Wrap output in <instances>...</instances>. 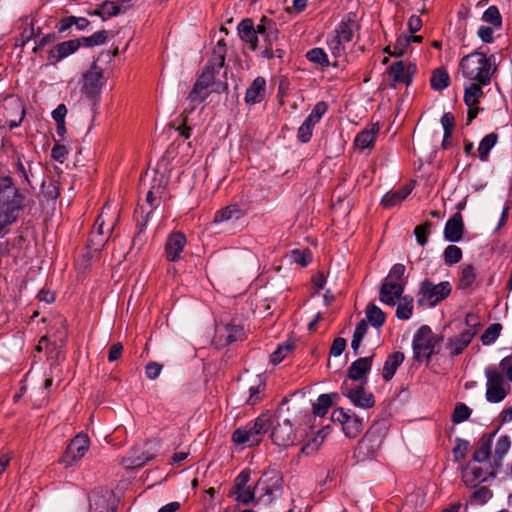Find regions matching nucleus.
<instances>
[{
    "mask_svg": "<svg viewBox=\"0 0 512 512\" xmlns=\"http://www.w3.org/2000/svg\"><path fill=\"white\" fill-rule=\"evenodd\" d=\"M333 398H338L337 394H321L313 404V413L323 417L333 404Z\"/></svg>",
    "mask_w": 512,
    "mask_h": 512,
    "instance_id": "2f4dec72",
    "label": "nucleus"
},
{
    "mask_svg": "<svg viewBox=\"0 0 512 512\" xmlns=\"http://www.w3.org/2000/svg\"><path fill=\"white\" fill-rule=\"evenodd\" d=\"M67 108L64 104H60L52 111V117L56 122V128H65V116Z\"/></svg>",
    "mask_w": 512,
    "mask_h": 512,
    "instance_id": "e2e57ef3",
    "label": "nucleus"
},
{
    "mask_svg": "<svg viewBox=\"0 0 512 512\" xmlns=\"http://www.w3.org/2000/svg\"><path fill=\"white\" fill-rule=\"evenodd\" d=\"M396 309V316L399 319L407 320L412 316L413 312V298L404 296L400 298Z\"/></svg>",
    "mask_w": 512,
    "mask_h": 512,
    "instance_id": "4c0bfd02",
    "label": "nucleus"
},
{
    "mask_svg": "<svg viewBox=\"0 0 512 512\" xmlns=\"http://www.w3.org/2000/svg\"><path fill=\"white\" fill-rule=\"evenodd\" d=\"M371 366L372 356L359 358L350 365L348 376L352 380H360L370 371Z\"/></svg>",
    "mask_w": 512,
    "mask_h": 512,
    "instance_id": "393cba45",
    "label": "nucleus"
},
{
    "mask_svg": "<svg viewBox=\"0 0 512 512\" xmlns=\"http://www.w3.org/2000/svg\"><path fill=\"white\" fill-rule=\"evenodd\" d=\"M491 453V444L490 439L482 438L479 442L478 448L475 450L473 454V460L476 462H484L486 461Z\"/></svg>",
    "mask_w": 512,
    "mask_h": 512,
    "instance_id": "49530a36",
    "label": "nucleus"
},
{
    "mask_svg": "<svg viewBox=\"0 0 512 512\" xmlns=\"http://www.w3.org/2000/svg\"><path fill=\"white\" fill-rule=\"evenodd\" d=\"M226 341L232 343L242 340L244 337V328L240 325H227L225 327Z\"/></svg>",
    "mask_w": 512,
    "mask_h": 512,
    "instance_id": "4d7b16f0",
    "label": "nucleus"
},
{
    "mask_svg": "<svg viewBox=\"0 0 512 512\" xmlns=\"http://www.w3.org/2000/svg\"><path fill=\"white\" fill-rule=\"evenodd\" d=\"M289 257L291 262L299 264L302 267L307 266L312 260V255L309 250H292Z\"/></svg>",
    "mask_w": 512,
    "mask_h": 512,
    "instance_id": "603ef678",
    "label": "nucleus"
},
{
    "mask_svg": "<svg viewBox=\"0 0 512 512\" xmlns=\"http://www.w3.org/2000/svg\"><path fill=\"white\" fill-rule=\"evenodd\" d=\"M237 29H238V33H239L241 40L248 43L252 50H256V48L258 47L259 39L255 33V26H254L252 19H250V18L243 19L238 24Z\"/></svg>",
    "mask_w": 512,
    "mask_h": 512,
    "instance_id": "4be33fe9",
    "label": "nucleus"
},
{
    "mask_svg": "<svg viewBox=\"0 0 512 512\" xmlns=\"http://www.w3.org/2000/svg\"><path fill=\"white\" fill-rule=\"evenodd\" d=\"M96 226V229L91 233L90 243L96 248H98L99 246H102L105 243V240L103 238L104 221L101 220V216L96 220Z\"/></svg>",
    "mask_w": 512,
    "mask_h": 512,
    "instance_id": "6e6d98bb",
    "label": "nucleus"
},
{
    "mask_svg": "<svg viewBox=\"0 0 512 512\" xmlns=\"http://www.w3.org/2000/svg\"><path fill=\"white\" fill-rule=\"evenodd\" d=\"M387 430L388 427L385 420L375 422L359 442L355 452L357 458L363 461L375 456L386 436Z\"/></svg>",
    "mask_w": 512,
    "mask_h": 512,
    "instance_id": "20e7f679",
    "label": "nucleus"
},
{
    "mask_svg": "<svg viewBox=\"0 0 512 512\" xmlns=\"http://www.w3.org/2000/svg\"><path fill=\"white\" fill-rule=\"evenodd\" d=\"M328 435V427L320 430L317 434V436L309 443L304 445L302 447V453L304 454H311L319 449L321 444L323 443L324 439Z\"/></svg>",
    "mask_w": 512,
    "mask_h": 512,
    "instance_id": "de8ad7c7",
    "label": "nucleus"
},
{
    "mask_svg": "<svg viewBox=\"0 0 512 512\" xmlns=\"http://www.w3.org/2000/svg\"><path fill=\"white\" fill-rule=\"evenodd\" d=\"M52 158L63 163L68 155V148L65 145L56 143L51 151Z\"/></svg>",
    "mask_w": 512,
    "mask_h": 512,
    "instance_id": "69168bd1",
    "label": "nucleus"
},
{
    "mask_svg": "<svg viewBox=\"0 0 512 512\" xmlns=\"http://www.w3.org/2000/svg\"><path fill=\"white\" fill-rule=\"evenodd\" d=\"M366 321L379 329L385 322V313L376 305L370 304L366 309Z\"/></svg>",
    "mask_w": 512,
    "mask_h": 512,
    "instance_id": "f704fd0d",
    "label": "nucleus"
},
{
    "mask_svg": "<svg viewBox=\"0 0 512 512\" xmlns=\"http://www.w3.org/2000/svg\"><path fill=\"white\" fill-rule=\"evenodd\" d=\"M404 287L405 282L383 280L379 292L380 301L383 304L394 306L402 298Z\"/></svg>",
    "mask_w": 512,
    "mask_h": 512,
    "instance_id": "2eb2a0df",
    "label": "nucleus"
},
{
    "mask_svg": "<svg viewBox=\"0 0 512 512\" xmlns=\"http://www.w3.org/2000/svg\"><path fill=\"white\" fill-rule=\"evenodd\" d=\"M266 80L262 76L256 77L251 85L247 88L245 101L248 104L260 103L265 96Z\"/></svg>",
    "mask_w": 512,
    "mask_h": 512,
    "instance_id": "412c9836",
    "label": "nucleus"
},
{
    "mask_svg": "<svg viewBox=\"0 0 512 512\" xmlns=\"http://www.w3.org/2000/svg\"><path fill=\"white\" fill-rule=\"evenodd\" d=\"M376 139L375 130H362L354 139V145L359 150L371 148Z\"/></svg>",
    "mask_w": 512,
    "mask_h": 512,
    "instance_id": "72a5a7b5",
    "label": "nucleus"
},
{
    "mask_svg": "<svg viewBox=\"0 0 512 512\" xmlns=\"http://www.w3.org/2000/svg\"><path fill=\"white\" fill-rule=\"evenodd\" d=\"M362 428L361 419L356 415H349L342 429L347 437L354 438L361 432Z\"/></svg>",
    "mask_w": 512,
    "mask_h": 512,
    "instance_id": "e433bc0d",
    "label": "nucleus"
},
{
    "mask_svg": "<svg viewBox=\"0 0 512 512\" xmlns=\"http://www.w3.org/2000/svg\"><path fill=\"white\" fill-rule=\"evenodd\" d=\"M489 476H494V474L492 472L488 473L479 467H473L463 473V480L465 484L474 486L486 481Z\"/></svg>",
    "mask_w": 512,
    "mask_h": 512,
    "instance_id": "c85d7f7f",
    "label": "nucleus"
},
{
    "mask_svg": "<svg viewBox=\"0 0 512 512\" xmlns=\"http://www.w3.org/2000/svg\"><path fill=\"white\" fill-rule=\"evenodd\" d=\"M500 372L507 377V379L512 382V354L508 357H505L501 360L500 364Z\"/></svg>",
    "mask_w": 512,
    "mask_h": 512,
    "instance_id": "774afa93",
    "label": "nucleus"
},
{
    "mask_svg": "<svg viewBox=\"0 0 512 512\" xmlns=\"http://www.w3.org/2000/svg\"><path fill=\"white\" fill-rule=\"evenodd\" d=\"M294 348L293 342L287 340L282 344H279L277 349L270 355V361L273 364H278L283 361Z\"/></svg>",
    "mask_w": 512,
    "mask_h": 512,
    "instance_id": "a19ab883",
    "label": "nucleus"
},
{
    "mask_svg": "<svg viewBox=\"0 0 512 512\" xmlns=\"http://www.w3.org/2000/svg\"><path fill=\"white\" fill-rule=\"evenodd\" d=\"M226 44L223 39L219 40L215 45L212 57L207 65H213L215 69H221L225 64Z\"/></svg>",
    "mask_w": 512,
    "mask_h": 512,
    "instance_id": "473e14b6",
    "label": "nucleus"
},
{
    "mask_svg": "<svg viewBox=\"0 0 512 512\" xmlns=\"http://www.w3.org/2000/svg\"><path fill=\"white\" fill-rule=\"evenodd\" d=\"M265 387L264 382L257 377L254 381V384L249 387V397L246 401L249 405H255L258 403L261 399L260 394L263 392Z\"/></svg>",
    "mask_w": 512,
    "mask_h": 512,
    "instance_id": "c03bdc74",
    "label": "nucleus"
},
{
    "mask_svg": "<svg viewBox=\"0 0 512 512\" xmlns=\"http://www.w3.org/2000/svg\"><path fill=\"white\" fill-rule=\"evenodd\" d=\"M464 232L462 215L455 213L445 224L444 237L449 242H459Z\"/></svg>",
    "mask_w": 512,
    "mask_h": 512,
    "instance_id": "a211bd4d",
    "label": "nucleus"
},
{
    "mask_svg": "<svg viewBox=\"0 0 512 512\" xmlns=\"http://www.w3.org/2000/svg\"><path fill=\"white\" fill-rule=\"evenodd\" d=\"M90 445V440L86 434L79 433L71 440L67 446L63 456L61 457V464L65 467H70L80 461L87 453Z\"/></svg>",
    "mask_w": 512,
    "mask_h": 512,
    "instance_id": "1a4fd4ad",
    "label": "nucleus"
},
{
    "mask_svg": "<svg viewBox=\"0 0 512 512\" xmlns=\"http://www.w3.org/2000/svg\"><path fill=\"white\" fill-rule=\"evenodd\" d=\"M476 334V329H464L458 335L450 337L445 344L449 356L455 357L460 355L468 347Z\"/></svg>",
    "mask_w": 512,
    "mask_h": 512,
    "instance_id": "4468645a",
    "label": "nucleus"
},
{
    "mask_svg": "<svg viewBox=\"0 0 512 512\" xmlns=\"http://www.w3.org/2000/svg\"><path fill=\"white\" fill-rule=\"evenodd\" d=\"M502 326L499 323H494L488 326L481 336V342L484 345H491L496 341L501 332Z\"/></svg>",
    "mask_w": 512,
    "mask_h": 512,
    "instance_id": "09e8293b",
    "label": "nucleus"
},
{
    "mask_svg": "<svg viewBox=\"0 0 512 512\" xmlns=\"http://www.w3.org/2000/svg\"><path fill=\"white\" fill-rule=\"evenodd\" d=\"M417 71V66L411 62L396 61L388 68L389 77L395 83L405 84L409 86L413 81V76Z\"/></svg>",
    "mask_w": 512,
    "mask_h": 512,
    "instance_id": "f8f14e48",
    "label": "nucleus"
},
{
    "mask_svg": "<svg viewBox=\"0 0 512 512\" xmlns=\"http://www.w3.org/2000/svg\"><path fill=\"white\" fill-rule=\"evenodd\" d=\"M327 104L324 101L318 102L312 109L311 113L308 115L306 120L302 123L300 128H312L315 126L323 115L327 111Z\"/></svg>",
    "mask_w": 512,
    "mask_h": 512,
    "instance_id": "7c9ffc66",
    "label": "nucleus"
},
{
    "mask_svg": "<svg viewBox=\"0 0 512 512\" xmlns=\"http://www.w3.org/2000/svg\"><path fill=\"white\" fill-rule=\"evenodd\" d=\"M471 412V409L466 404L458 403L455 406L452 421L456 424L462 423L469 419Z\"/></svg>",
    "mask_w": 512,
    "mask_h": 512,
    "instance_id": "5fc2aeb1",
    "label": "nucleus"
},
{
    "mask_svg": "<svg viewBox=\"0 0 512 512\" xmlns=\"http://www.w3.org/2000/svg\"><path fill=\"white\" fill-rule=\"evenodd\" d=\"M80 47L81 43L77 39L60 42L48 51V60L50 63L56 64L74 54Z\"/></svg>",
    "mask_w": 512,
    "mask_h": 512,
    "instance_id": "dca6fc26",
    "label": "nucleus"
},
{
    "mask_svg": "<svg viewBox=\"0 0 512 512\" xmlns=\"http://www.w3.org/2000/svg\"><path fill=\"white\" fill-rule=\"evenodd\" d=\"M264 42V49L275 45L278 41L279 30L275 22H268V29L264 35L260 36Z\"/></svg>",
    "mask_w": 512,
    "mask_h": 512,
    "instance_id": "a18cd8bd",
    "label": "nucleus"
},
{
    "mask_svg": "<svg viewBox=\"0 0 512 512\" xmlns=\"http://www.w3.org/2000/svg\"><path fill=\"white\" fill-rule=\"evenodd\" d=\"M486 393L485 397L489 403L502 402L509 393L510 386L505 376L496 367H488L485 370Z\"/></svg>",
    "mask_w": 512,
    "mask_h": 512,
    "instance_id": "423d86ee",
    "label": "nucleus"
},
{
    "mask_svg": "<svg viewBox=\"0 0 512 512\" xmlns=\"http://www.w3.org/2000/svg\"><path fill=\"white\" fill-rule=\"evenodd\" d=\"M497 140L498 135L496 133H490L482 139L478 147L479 158L482 161L487 159L490 150L494 147Z\"/></svg>",
    "mask_w": 512,
    "mask_h": 512,
    "instance_id": "58836bf2",
    "label": "nucleus"
},
{
    "mask_svg": "<svg viewBox=\"0 0 512 512\" xmlns=\"http://www.w3.org/2000/svg\"><path fill=\"white\" fill-rule=\"evenodd\" d=\"M14 208H7L5 211H0V231L7 225L16 220Z\"/></svg>",
    "mask_w": 512,
    "mask_h": 512,
    "instance_id": "338daca9",
    "label": "nucleus"
},
{
    "mask_svg": "<svg viewBox=\"0 0 512 512\" xmlns=\"http://www.w3.org/2000/svg\"><path fill=\"white\" fill-rule=\"evenodd\" d=\"M482 20L493 26L501 25V15L496 6H490L483 14Z\"/></svg>",
    "mask_w": 512,
    "mask_h": 512,
    "instance_id": "13d9d810",
    "label": "nucleus"
},
{
    "mask_svg": "<svg viewBox=\"0 0 512 512\" xmlns=\"http://www.w3.org/2000/svg\"><path fill=\"white\" fill-rule=\"evenodd\" d=\"M420 293L422 294V298L418 299L420 305L426 301L430 306H435L451 293V285L448 281L434 284L430 280H425L421 283Z\"/></svg>",
    "mask_w": 512,
    "mask_h": 512,
    "instance_id": "6e6552de",
    "label": "nucleus"
},
{
    "mask_svg": "<svg viewBox=\"0 0 512 512\" xmlns=\"http://www.w3.org/2000/svg\"><path fill=\"white\" fill-rule=\"evenodd\" d=\"M186 245V237L181 232H175L169 235L165 244L166 257L169 261H177L180 258Z\"/></svg>",
    "mask_w": 512,
    "mask_h": 512,
    "instance_id": "f3484780",
    "label": "nucleus"
},
{
    "mask_svg": "<svg viewBox=\"0 0 512 512\" xmlns=\"http://www.w3.org/2000/svg\"><path fill=\"white\" fill-rule=\"evenodd\" d=\"M245 211L238 204H230L216 212L214 223H222L227 221L239 220L245 216Z\"/></svg>",
    "mask_w": 512,
    "mask_h": 512,
    "instance_id": "5701e85b",
    "label": "nucleus"
},
{
    "mask_svg": "<svg viewBox=\"0 0 512 512\" xmlns=\"http://www.w3.org/2000/svg\"><path fill=\"white\" fill-rule=\"evenodd\" d=\"M123 13V9L118 8L112 1H105L99 9L95 10L92 15L101 17L103 20L109 17L117 16Z\"/></svg>",
    "mask_w": 512,
    "mask_h": 512,
    "instance_id": "ea45409f",
    "label": "nucleus"
},
{
    "mask_svg": "<svg viewBox=\"0 0 512 512\" xmlns=\"http://www.w3.org/2000/svg\"><path fill=\"white\" fill-rule=\"evenodd\" d=\"M412 191L410 185H405L398 190L387 192L381 199L385 208H392L399 205Z\"/></svg>",
    "mask_w": 512,
    "mask_h": 512,
    "instance_id": "b1692460",
    "label": "nucleus"
},
{
    "mask_svg": "<svg viewBox=\"0 0 512 512\" xmlns=\"http://www.w3.org/2000/svg\"><path fill=\"white\" fill-rule=\"evenodd\" d=\"M234 494L236 495L235 499L238 503L248 505L255 500L257 491L255 487L253 489L247 487L234 491Z\"/></svg>",
    "mask_w": 512,
    "mask_h": 512,
    "instance_id": "3c124183",
    "label": "nucleus"
},
{
    "mask_svg": "<svg viewBox=\"0 0 512 512\" xmlns=\"http://www.w3.org/2000/svg\"><path fill=\"white\" fill-rule=\"evenodd\" d=\"M85 86L92 90L99 89L103 84V71L100 69L96 61L93 62L91 68L84 74Z\"/></svg>",
    "mask_w": 512,
    "mask_h": 512,
    "instance_id": "cd10ccee",
    "label": "nucleus"
},
{
    "mask_svg": "<svg viewBox=\"0 0 512 512\" xmlns=\"http://www.w3.org/2000/svg\"><path fill=\"white\" fill-rule=\"evenodd\" d=\"M165 185L163 184V180L161 179L157 185H153L151 189L147 192L146 200L147 202L153 206L154 202L157 198H161L164 193Z\"/></svg>",
    "mask_w": 512,
    "mask_h": 512,
    "instance_id": "052dcab7",
    "label": "nucleus"
},
{
    "mask_svg": "<svg viewBox=\"0 0 512 512\" xmlns=\"http://www.w3.org/2000/svg\"><path fill=\"white\" fill-rule=\"evenodd\" d=\"M271 438L273 443L281 448L286 449L294 445L296 434L293 431L290 420L283 419L282 421H277L272 428Z\"/></svg>",
    "mask_w": 512,
    "mask_h": 512,
    "instance_id": "9d476101",
    "label": "nucleus"
},
{
    "mask_svg": "<svg viewBox=\"0 0 512 512\" xmlns=\"http://www.w3.org/2000/svg\"><path fill=\"white\" fill-rule=\"evenodd\" d=\"M476 274L475 269L472 265H466L462 268L460 274L459 288L467 289L470 288L475 282Z\"/></svg>",
    "mask_w": 512,
    "mask_h": 512,
    "instance_id": "37998d69",
    "label": "nucleus"
},
{
    "mask_svg": "<svg viewBox=\"0 0 512 512\" xmlns=\"http://www.w3.org/2000/svg\"><path fill=\"white\" fill-rule=\"evenodd\" d=\"M216 69L213 65H206L201 75L196 80L192 90L188 95V99L192 103H199L204 100L202 92L205 91L215 78Z\"/></svg>",
    "mask_w": 512,
    "mask_h": 512,
    "instance_id": "ddd939ff",
    "label": "nucleus"
},
{
    "mask_svg": "<svg viewBox=\"0 0 512 512\" xmlns=\"http://www.w3.org/2000/svg\"><path fill=\"white\" fill-rule=\"evenodd\" d=\"M410 41L407 35H401L397 38L394 46L392 56H402L408 49Z\"/></svg>",
    "mask_w": 512,
    "mask_h": 512,
    "instance_id": "680f3d73",
    "label": "nucleus"
},
{
    "mask_svg": "<svg viewBox=\"0 0 512 512\" xmlns=\"http://www.w3.org/2000/svg\"><path fill=\"white\" fill-rule=\"evenodd\" d=\"M24 115V105L18 96L8 95L0 102V128H17Z\"/></svg>",
    "mask_w": 512,
    "mask_h": 512,
    "instance_id": "39448f33",
    "label": "nucleus"
},
{
    "mask_svg": "<svg viewBox=\"0 0 512 512\" xmlns=\"http://www.w3.org/2000/svg\"><path fill=\"white\" fill-rule=\"evenodd\" d=\"M511 440L508 436L502 435L498 438L495 445V455L497 461H500L509 451Z\"/></svg>",
    "mask_w": 512,
    "mask_h": 512,
    "instance_id": "864d4df0",
    "label": "nucleus"
},
{
    "mask_svg": "<svg viewBox=\"0 0 512 512\" xmlns=\"http://www.w3.org/2000/svg\"><path fill=\"white\" fill-rule=\"evenodd\" d=\"M282 478L277 472L263 474V476L255 484L257 494L259 493L258 501L265 500L270 503L273 499L274 491L281 486Z\"/></svg>",
    "mask_w": 512,
    "mask_h": 512,
    "instance_id": "9b49d317",
    "label": "nucleus"
},
{
    "mask_svg": "<svg viewBox=\"0 0 512 512\" xmlns=\"http://www.w3.org/2000/svg\"><path fill=\"white\" fill-rule=\"evenodd\" d=\"M450 76L444 67L435 68L430 77V86L434 91H442L450 85Z\"/></svg>",
    "mask_w": 512,
    "mask_h": 512,
    "instance_id": "bb28decb",
    "label": "nucleus"
},
{
    "mask_svg": "<svg viewBox=\"0 0 512 512\" xmlns=\"http://www.w3.org/2000/svg\"><path fill=\"white\" fill-rule=\"evenodd\" d=\"M481 85L482 84L476 81V83H471L468 87L465 88L464 102L468 108L476 106L479 102V99L482 98L483 90Z\"/></svg>",
    "mask_w": 512,
    "mask_h": 512,
    "instance_id": "c756f323",
    "label": "nucleus"
},
{
    "mask_svg": "<svg viewBox=\"0 0 512 512\" xmlns=\"http://www.w3.org/2000/svg\"><path fill=\"white\" fill-rule=\"evenodd\" d=\"M360 29L357 15L349 12L343 16L335 29L327 36V46L334 57H341L345 54V44L351 42L355 33Z\"/></svg>",
    "mask_w": 512,
    "mask_h": 512,
    "instance_id": "f257e3e1",
    "label": "nucleus"
},
{
    "mask_svg": "<svg viewBox=\"0 0 512 512\" xmlns=\"http://www.w3.org/2000/svg\"><path fill=\"white\" fill-rule=\"evenodd\" d=\"M404 361V354L402 352H394L389 355L384 363L382 376L386 381H389L393 378L396 373L398 367Z\"/></svg>",
    "mask_w": 512,
    "mask_h": 512,
    "instance_id": "a878e982",
    "label": "nucleus"
},
{
    "mask_svg": "<svg viewBox=\"0 0 512 512\" xmlns=\"http://www.w3.org/2000/svg\"><path fill=\"white\" fill-rule=\"evenodd\" d=\"M442 339L433 334L431 328L427 325L421 326L413 340V350L415 357L420 360L421 358H430L434 352L435 345Z\"/></svg>",
    "mask_w": 512,
    "mask_h": 512,
    "instance_id": "0eeeda50",
    "label": "nucleus"
},
{
    "mask_svg": "<svg viewBox=\"0 0 512 512\" xmlns=\"http://www.w3.org/2000/svg\"><path fill=\"white\" fill-rule=\"evenodd\" d=\"M459 69L465 78L482 85H488L491 81V63L485 53L472 52L464 56L459 63Z\"/></svg>",
    "mask_w": 512,
    "mask_h": 512,
    "instance_id": "f03ea898",
    "label": "nucleus"
},
{
    "mask_svg": "<svg viewBox=\"0 0 512 512\" xmlns=\"http://www.w3.org/2000/svg\"><path fill=\"white\" fill-rule=\"evenodd\" d=\"M469 442L463 439H457L453 448V454L456 460L463 459L468 451Z\"/></svg>",
    "mask_w": 512,
    "mask_h": 512,
    "instance_id": "0e129e2a",
    "label": "nucleus"
},
{
    "mask_svg": "<svg viewBox=\"0 0 512 512\" xmlns=\"http://www.w3.org/2000/svg\"><path fill=\"white\" fill-rule=\"evenodd\" d=\"M153 458L154 453L148 449L134 448L123 458L122 464L126 468H140Z\"/></svg>",
    "mask_w": 512,
    "mask_h": 512,
    "instance_id": "6ab92c4d",
    "label": "nucleus"
},
{
    "mask_svg": "<svg viewBox=\"0 0 512 512\" xmlns=\"http://www.w3.org/2000/svg\"><path fill=\"white\" fill-rule=\"evenodd\" d=\"M351 402L360 408H371L374 406V397L372 393L366 391L362 386H357L344 392Z\"/></svg>",
    "mask_w": 512,
    "mask_h": 512,
    "instance_id": "aec40b11",
    "label": "nucleus"
},
{
    "mask_svg": "<svg viewBox=\"0 0 512 512\" xmlns=\"http://www.w3.org/2000/svg\"><path fill=\"white\" fill-rule=\"evenodd\" d=\"M306 58L310 62L326 68L330 66L327 53L322 48H312L306 53Z\"/></svg>",
    "mask_w": 512,
    "mask_h": 512,
    "instance_id": "c9c22d12",
    "label": "nucleus"
},
{
    "mask_svg": "<svg viewBox=\"0 0 512 512\" xmlns=\"http://www.w3.org/2000/svg\"><path fill=\"white\" fill-rule=\"evenodd\" d=\"M405 271H406L405 266L403 264L397 263L392 266V268L389 271L388 276L384 280L406 283V280L404 279Z\"/></svg>",
    "mask_w": 512,
    "mask_h": 512,
    "instance_id": "bf43d9fd",
    "label": "nucleus"
},
{
    "mask_svg": "<svg viewBox=\"0 0 512 512\" xmlns=\"http://www.w3.org/2000/svg\"><path fill=\"white\" fill-rule=\"evenodd\" d=\"M462 259V250L456 245H449L444 250V262L451 266Z\"/></svg>",
    "mask_w": 512,
    "mask_h": 512,
    "instance_id": "8fccbe9b",
    "label": "nucleus"
},
{
    "mask_svg": "<svg viewBox=\"0 0 512 512\" xmlns=\"http://www.w3.org/2000/svg\"><path fill=\"white\" fill-rule=\"evenodd\" d=\"M106 40H107V31H105V30L95 32L93 35H91L89 37H81V38L77 39V41H79L81 43V46H85V47H93V46L102 45L106 42Z\"/></svg>",
    "mask_w": 512,
    "mask_h": 512,
    "instance_id": "79ce46f5",
    "label": "nucleus"
},
{
    "mask_svg": "<svg viewBox=\"0 0 512 512\" xmlns=\"http://www.w3.org/2000/svg\"><path fill=\"white\" fill-rule=\"evenodd\" d=\"M272 422L270 416L262 414L255 419L253 423H249L243 427H239L233 432L232 440L235 444L253 447L258 445L264 434L271 427Z\"/></svg>",
    "mask_w": 512,
    "mask_h": 512,
    "instance_id": "7ed1b4c3",
    "label": "nucleus"
}]
</instances>
